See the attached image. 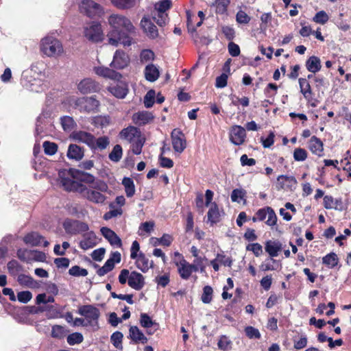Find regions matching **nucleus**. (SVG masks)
<instances>
[{
	"label": "nucleus",
	"mask_w": 351,
	"mask_h": 351,
	"mask_svg": "<svg viewBox=\"0 0 351 351\" xmlns=\"http://www.w3.org/2000/svg\"><path fill=\"white\" fill-rule=\"evenodd\" d=\"M108 23L111 28L107 35L108 43L115 47L119 44L130 46L131 35L135 34V27L130 19L122 14H112L108 18Z\"/></svg>",
	"instance_id": "nucleus-1"
},
{
	"label": "nucleus",
	"mask_w": 351,
	"mask_h": 351,
	"mask_svg": "<svg viewBox=\"0 0 351 351\" xmlns=\"http://www.w3.org/2000/svg\"><path fill=\"white\" fill-rule=\"evenodd\" d=\"M118 279L120 284L125 285L128 282V285L136 291L142 289L145 285V277L141 273L130 272L127 269L121 270Z\"/></svg>",
	"instance_id": "nucleus-2"
},
{
	"label": "nucleus",
	"mask_w": 351,
	"mask_h": 351,
	"mask_svg": "<svg viewBox=\"0 0 351 351\" xmlns=\"http://www.w3.org/2000/svg\"><path fill=\"white\" fill-rule=\"evenodd\" d=\"M77 313L83 316L87 325L91 326L94 330H97L99 326V319L101 313L99 308L93 304L80 306L78 308Z\"/></svg>",
	"instance_id": "nucleus-3"
},
{
	"label": "nucleus",
	"mask_w": 351,
	"mask_h": 351,
	"mask_svg": "<svg viewBox=\"0 0 351 351\" xmlns=\"http://www.w3.org/2000/svg\"><path fill=\"white\" fill-rule=\"evenodd\" d=\"M73 106L81 112L95 113L99 110V101L96 99L95 95L82 97L75 99Z\"/></svg>",
	"instance_id": "nucleus-4"
},
{
	"label": "nucleus",
	"mask_w": 351,
	"mask_h": 351,
	"mask_svg": "<svg viewBox=\"0 0 351 351\" xmlns=\"http://www.w3.org/2000/svg\"><path fill=\"white\" fill-rule=\"evenodd\" d=\"M40 49L49 57H56L63 52L61 43L51 37H47L42 40Z\"/></svg>",
	"instance_id": "nucleus-5"
},
{
	"label": "nucleus",
	"mask_w": 351,
	"mask_h": 351,
	"mask_svg": "<svg viewBox=\"0 0 351 351\" xmlns=\"http://www.w3.org/2000/svg\"><path fill=\"white\" fill-rule=\"evenodd\" d=\"M80 10L90 18L99 17L104 13L102 6L93 0H83L80 5Z\"/></svg>",
	"instance_id": "nucleus-6"
},
{
	"label": "nucleus",
	"mask_w": 351,
	"mask_h": 351,
	"mask_svg": "<svg viewBox=\"0 0 351 351\" xmlns=\"http://www.w3.org/2000/svg\"><path fill=\"white\" fill-rule=\"evenodd\" d=\"M84 34L86 38L92 43L101 42L104 39L101 25L99 23L93 22L90 25L86 27Z\"/></svg>",
	"instance_id": "nucleus-7"
},
{
	"label": "nucleus",
	"mask_w": 351,
	"mask_h": 351,
	"mask_svg": "<svg viewBox=\"0 0 351 351\" xmlns=\"http://www.w3.org/2000/svg\"><path fill=\"white\" fill-rule=\"evenodd\" d=\"M63 227L67 233L71 234H76L88 230V226L86 223L73 219L65 220Z\"/></svg>",
	"instance_id": "nucleus-8"
},
{
	"label": "nucleus",
	"mask_w": 351,
	"mask_h": 351,
	"mask_svg": "<svg viewBox=\"0 0 351 351\" xmlns=\"http://www.w3.org/2000/svg\"><path fill=\"white\" fill-rule=\"evenodd\" d=\"M61 183L66 190L78 192L82 194L84 197H86L87 192L89 191V189L82 183L66 178H62Z\"/></svg>",
	"instance_id": "nucleus-9"
},
{
	"label": "nucleus",
	"mask_w": 351,
	"mask_h": 351,
	"mask_svg": "<svg viewBox=\"0 0 351 351\" xmlns=\"http://www.w3.org/2000/svg\"><path fill=\"white\" fill-rule=\"evenodd\" d=\"M173 148L176 152L182 153L186 146V139L182 131L174 129L171 134Z\"/></svg>",
	"instance_id": "nucleus-10"
},
{
	"label": "nucleus",
	"mask_w": 351,
	"mask_h": 351,
	"mask_svg": "<svg viewBox=\"0 0 351 351\" xmlns=\"http://www.w3.org/2000/svg\"><path fill=\"white\" fill-rule=\"evenodd\" d=\"M70 137L75 141L83 143L90 147H95V138L94 136L85 131H73Z\"/></svg>",
	"instance_id": "nucleus-11"
},
{
	"label": "nucleus",
	"mask_w": 351,
	"mask_h": 351,
	"mask_svg": "<svg viewBox=\"0 0 351 351\" xmlns=\"http://www.w3.org/2000/svg\"><path fill=\"white\" fill-rule=\"evenodd\" d=\"M77 88L82 94H88L97 92L100 90L99 84L91 78H86L82 80L77 85Z\"/></svg>",
	"instance_id": "nucleus-12"
},
{
	"label": "nucleus",
	"mask_w": 351,
	"mask_h": 351,
	"mask_svg": "<svg viewBox=\"0 0 351 351\" xmlns=\"http://www.w3.org/2000/svg\"><path fill=\"white\" fill-rule=\"evenodd\" d=\"M129 62L128 56L123 51L117 50L110 66L117 69H123L128 65Z\"/></svg>",
	"instance_id": "nucleus-13"
},
{
	"label": "nucleus",
	"mask_w": 351,
	"mask_h": 351,
	"mask_svg": "<svg viewBox=\"0 0 351 351\" xmlns=\"http://www.w3.org/2000/svg\"><path fill=\"white\" fill-rule=\"evenodd\" d=\"M69 173L73 179L76 180L75 181H79V182L91 184L95 180V177L92 174L79 169H70Z\"/></svg>",
	"instance_id": "nucleus-14"
},
{
	"label": "nucleus",
	"mask_w": 351,
	"mask_h": 351,
	"mask_svg": "<svg viewBox=\"0 0 351 351\" xmlns=\"http://www.w3.org/2000/svg\"><path fill=\"white\" fill-rule=\"evenodd\" d=\"M140 324L142 327L147 329V333L152 335L158 329L159 325L155 321H153L151 317L145 313L140 315Z\"/></svg>",
	"instance_id": "nucleus-15"
},
{
	"label": "nucleus",
	"mask_w": 351,
	"mask_h": 351,
	"mask_svg": "<svg viewBox=\"0 0 351 351\" xmlns=\"http://www.w3.org/2000/svg\"><path fill=\"white\" fill-rule=\"evenodd\" d=\"M245 128L239 125H234L230 132V141L234 145H241L245 141Z\"/></svg>",
	"instance_id": "nucleus-16"
},
{
	"label": "nucleus",
	"mask_w": 351,
	"mask_h": 351,
	"mask_svg": "<svg viewBox=\"0 0 351 351\" xmlns=\"http://www.w3.org/2000/svg\"><path fill=\"white\" fill-rule=\"evenodd\" d=\"M141 26L147 36L150 38H156L158 37V29L149 18L146 16L143 17L141 21Z\"/></svg>",
	"instance_id": "nucleus-17"
},
{
	"label": "nucleus",
	"mask_w": 351,
	"mask_h": 351,
	"mask_svg": "<svg viewBox=\"0 0 351 351\" xmlns=\"http://www.w3.org/2000/svg\"><path fill=\"white\" fill-rule=\"evenodd\" d=\"M120 137L130 143L141 136V131L134 126H129L123 129L120 134Z\"/></svg>",
	"instance_id": "nucleus-18"
},
{
	"label": "nucleus",
	"mask_w": 351,
	"mask_h": 351,
	"mask_svg": "<svg viewBox=\"0 0 351 351\" xmlns=\"http://www.w3.org/2000/svg\"><path fill=\"white\" fill-rule=\"evenodd\" d=\"M100 231L101 232V234L108 241L110 245L119 247H121V239L113 230L107 227H103L101 228Z\"/></svg>",
	"instance_id": "nucleus-19"
},
{
	"label": "nucleus",
	"mask_w": 351,
	"mask_h": 351,
	"mask_svg": "<svg viewBox=\"0 0 351 351\" xmlns=\"http://www.w3.org/2000/svg\"><path fill=\"white\" fill-rule=\"evenodd\" d=\"M23 241L26 244L31 245L32 246H38L42 243V241L44 242L43 246L47 247L49 245V242L44 241V238L36 232H32L27 234L24 237Z\"/></svg>",
	"instance_id": "nucleus-20"
},
{
	"label": "nucleus",
	"mask_w": 351,
	"mask_h": 351,
	"mask_svg": "<svg viewBox=\"0 0 351 351\" xmlns=\"http://www.w3.org/2000/svg\"><path fill=\"white\" fill-rule=\"evenodd\" d=\"M95 73L99 75L103 76L104 77H108L112 80H115L117 81H119L122 77L121 73L108 67H97L95 68Z\"/></svg>",
	"instance_id": "nucleus-21"
},
{
	"label": "nucleus",
	"mask_w": 351,
	"mask_h": 351,
	"mask_svg": "<svg viewBox=\"0 0 351 351\" xmlns=\"http://www.w3.org/2000/svg\"><path fill=\"white\" fill-rule=\"evenodd\" d=\"M324 145L322 141L315 136H313L308 141V148L318 156H323Z\"/></svg>",
	"instance_id": "nucleus-22"
},
{
	"label": "nucleus",
	"mask_w": 351,
	"mask_h": 351,
	"mask_svg": "<svg viewBox=\"0 0 351 351\" xmlns=\"http://www.w3.org/2000/svg\"><path fill=\"white\" fill-rule=\"evenodd\" d=\"M265 250L271 258L276 257L282 250V244L279 241L269 240L265 243ZM271 260L275 262L274 258H271Z\"/></svg>",
	"instance_id": "nucleus-23"
},
{
	"label": "nucleus",
	"mask_w": 351,
	"mask_h": 351,
	"mask_svg": "<svg viewBox=\"0 0 351 351\" xmlns=\"http://www.w3.org/2000/svg\"><path fill=\"white\" fill-rule=\"evenodd\" d=\"M154 118L152 114L147 111H142L134 113L132 116V121L137 125H145L149 123Z\"/></svg>",
	"instance_id": "nucleus-24"
},
{
	"label": "nucleus",
	"mask_w": 351,
	"mask_h": 351,
	"mask_svg": "<svg viewBox=\"0 0 351 351\" xmlns=\"http://www.w3.org/2000/svg\"><path fill=\"white\" fill-rule=\"evenodd\" d=\"M136 266L142 272L146 273L149 268L153 267V261H149V258L141 252L136 258Z\"/></svg>",
	"instance_id": "nucleus-25"
},
{
	"label": "nucleus",
	"mask_w": 351,
	"mask_h": 351,
	"mask_svg": "<svg viewBox=\"0 0 351 351\" xmlns=\"http://www.w3.org/2000/svg\"><path fill=\"white\" fill-rule=\"evenodd\" d=\"M129 335L130 339L134 343L141 342L142 343H146L147 342V338L145 336L140 329L136 326H132L129 329Z\"/></svg>",
	"instance_id": "nucleus-26"
},
{
	"label": "nucleus",
	"mask_w": 351,
	"mask_h": 351,
	"mask_svg": "<svg viewBox=\"0 0 351 351\" xmlns=\"http://www.w3.org/2000/svg\"><path fill=\"white\" fill-rule=\"evenodd\" d=\"M324 206L326 209L335 208L341 210L343 202L341 198L334 199L331 195H325L324 197Z\"/></svg>",
	"instance_id": "nucleus-27"
},
{
	"label": "nucleus",
	"mask_w": 351,
	"mask_h": 351,
	"mask_svg": "<svg viewBox=\"0 0 351 351\" xmlns=\"http://www.w3.org/2000/svg\"><path fill=\"white\" fill-rule=\"evenodd\" d=\"M96 244V235L90 232L84 235V239L80 241V247L83 250H88L93 247Z\"/></svg>",
	"instance_id": "nucleus-28"
},
{
	"label": "nucleus",
	"mask_w": 351,
	"mask_h": 351,
	"mask_svg": "<svg viewBox=\"0 0 351 351\" xmlns=\"http://www.w3.org/2000/svg\"><path fill=\"white\" fill-rule=\"evenodd\" d=\"M160 76L158 69L153 64H149L145 69V77L151 82H155Z\"/></svg>",
	"instance_id": "nucleus-29"
},
{
	"label": "nucleus",
	"mask_w": 351,
	"mask_h": 351,
	"mask_svg": "<svg viewBox=\"0 0 351 351\" xmlns=\"http://www.w3.org/2000/svg\"><path fill=\"white\" fill-rule=\"evenodd\" d=\"M67 156L70 159L80 160L84 156V149L75 144H71L68 148Z\"/></svg>",
	"instance_id": "nucleus-30"
},
{
	"label": "nucleus",
	"mask_w": 351,
	"mask_h": 351,
	"mask_svg": "<svg viewBox=\"0 0 351 351\" xmlns=\"http://www.w3.org/2000/svg\"><path fill=\"white\" fill-rule=\"evenodd\" d=\"M178 271L180 277L184 280H187L191 276L192 272L189 268V263L182 258L180 263H176Z\"/></svg>",
	"instance_id": "nucleus-31"
},
{
	"label": "nucleus",
	"mask_w": 351,
	"mask_h": 351,
	"mask_svg": "<svg viewBox=\"0 0 351 351\" xmlns=\"http://www.w3.org/2000/svg\"><path fill=\"white\" fill-rule=\"evenodd\" d=\"M300 93L303 95L304 97L309 100L313 95L311 86L306 78L300 77L298 80Z\"/></svg>",
	"instance_id": "nucleus-32"
},
{
	"label": "nucleus",
	"mask_w": 351,
	"mask_h": 351,
	"mask_svg": "<svg viewBox=\"0 0 351 351\" xmlns=\"http://www.w3.org/2000/svg\"><path fill=\"white\" fill-rule=\"evenodd\" d=\"M109 90L117 98H124L128 93L127 85L122 82L117 84L116 86H110Z\"/></svg>",
	"instance_id": "nucleus-33"
},
{
	"label": "nucleus",
	"mask_w": 351,
	"mask_h": 351,
	"mask_svg": "<svg viewBox=\"0 0 351 351\" xmlns=\"http://www.w3.org/2000/svg\"><path fill=\"white\" fill-rule=\"evenodd\" d=\"M306 69L313 73H315L320 71L322 68L320 59L315 56L309 57L306 62Z\"/></svg>",
	"instance_id": "nucleus-34"
},
{
	"label": "nucleus",
	"mask_w": 351,
	"mask_h": 351,
	"mask_svg": "<svg viewBox=\"0 0 351 351\" xmlns=\"http://www.w3.org/2000/svg\"><path fill=\"white\" fill-rule=\"evenodd\" d=\"M86 198L89 201L96 204L103 203L106 199V197L99 191L92 189H89V191L87 192Z\"/></svg>",
	"instance_id": "nucleus-35"
},
{
	"label": "nucleus",
	"mask_w": 351,
	"mask_h": 351,
	"mask_svg": "<svg viewBox=\"0 0 351 351\" xmlns=\"http://www.w3.org/2000/svg\"><path fill=\"white\" fill-rule=\"evenodd\" d=\"M60 123L62 127V129L65 132H70L77 126V123H75L73 117L70 116H64L61 117Z\"/></svg>",
	"instance_id": "nucleus-36"
},
{
	"label": "nucleus",
	"mask_w": 351,
	"mask_h": 351,
	"mask_svg": "<svg viewBox=\"0 0 351 351\" xmlns=\"http://www.w3.org/2000/svg\"><path fill=\"white\" fill-rule=\"evenodd\" d=\"M122 184L124 186L127 197H131L135 193V186L132 178L125 177L122 180Z\"/></svg>",
	"instance_id": "nucleus-37"
},
{
	"label": "nucleus",
	"mask_w": 351,
	"mask_h": 351,
	"mask_svg": "<svg viewBox=\"0 0 351 351\" xmlns=\"http://www.w3.org/2000/svg\"><path fill=\"white\" fill-rule=\"evenodd\" d=\"M208 220L212 223H215L219 219V211L218 206L215 202L211 204L210 208L208 212Z\"/></svg>",
	"instance_id": "nucleus-38"
},
{
	"label": "nucleus",
	"mask_w": 351,
	"mask_h": 351,
	"mask_svg": "<svg viewBox=\"0 0 351 351\" xmlns=\"http://www.w3.org/2000/svg\"><path fill=\"white\" fill-rule=\"evenodd\" d=\"M322 263L330 268H333L337 265L339 258L334 252H330L322 258Z\"/></svg>",
	"instance_id": "nucleus-39"
},
{
	"label": "nucleus",
	"mask_w": 351,
	"mask_h": 351,
	"mask_svg": "<svg viewBox=\"0 0 351 351\" xmlns=\"http://www.w3.org/2000/svg\"><path fill=\"white\" fill-rule=\"evenodd\" d=\"M111 3L119 9H129L134 6L136 0H110Z\"/></svg>",
	"instance_id": "nucleus-40"
},
{
	"label": "nucleus",
	"mask_w": 351,
	"mask_h": 351,
	"mask_svg": "<svg viewBox=\"0 0 351 351\" xmlns=\"http://www.w3.org/2000/svg\"><path fill=\"white\" fill-rule=\"evenodd\" d=\"M171 7V0H162L156 3L154 5L155 10L158 13L167 14L166 11Z\"/></svg>",
	"instance_id": "nucleus-41"
},
{
	"label": "nucleus",
	"mask_w": 351,
	"mask_h": 351,
	"mask_svg": "<svg viewBox=\"0 0 351 351\" xmlns=\"http://www.w3.org/2000/svg\"><path fill=\"white\" fill-rule=\"evenodd\" d=\"M17 281L21 285L25 286L27 287L33 288L36 286V282L34 280L27 275L20 274L18 276Z\"/></svg>",
	"instance_id": "nucleus-42"
},
{
	"label": "nucleus",
	"mask_w": 351,
	"mask_h": 351,
	"mask_svg": "<svg viewBox=\"0 0 351 351\" xmlns=\"http://www.w3.org/2000/svg\"><path fill=\"white\" fill-rule=\"evenodd\" d=\"M123 154V149L120 145H116L112 152L109 154V158L110 160L117 162H119Z\"/></svg>",
	"instance_id": "nucleus-43"
},
{
	"label": "nucleus",
	"mask_w": 351,
	"mask_h": 351,
	"mask_svg": "<svg viewBox=\"0 0 351 351\" xmlns=\"http://www.w3.org/2000/svg\"><path fill=\"white\" fill-rule=\"evenodd\" d=\"M123 335L121 332L116 331L112 333V335L110 337V341L113 346L119 349L122 350L123 346H122V339H123Z\"/></svg>",
	"instance_id": "nucleus-44"
},
{
	"label": "nucleus",
	"mask_w": 351,
	"mask_h": 351,
	"mask_svg": "<svg viewBox=\"0 0 351 351\" xmlns=\"http://www.w3.org/2000/svg\"><path fill=\"white\" fill-rule=\"evenodd\" d=\"M43 147L45 154L49 156L54 155L58 150L57 144L50 141H45L43 144Z\"/></svg>",
	"instance_id": "nucleus-45"
},
{
	"label": "nucleus",
	"mask_w": 351,
	"mask_h": 351,
	"mask_svg": "<svg viewBox=\"0 0 351 351\" xmlns=\"http://www.w3.org/2000/svg\"><path fill=\"white\" fill-rule=\"evenodd\" d=\"M132 143V151L133 154L136 155L140 154L142 152V148L145 143V138L141 136Z\"/></svg>",
	"instance_id": "nucleus-46"
},
{
	"label": "nucleus",
	"mask_w": 351,
	"mask_h": 351,
	"mask_svg": "<svg viewBox=\"0 0 351 351\" xmlns=\"http://www.w3.org/2000/svg\"><path fill=\"white\" fill-rule=\"evenodd\" d=\"M66 340L69 345L73 346L81 343L84 340V337L80 332H73L67 337Z\"/></svg>",
	"instance_id": "nucleus-47"
},
{
	"label": "nucleus",
	"mask_w": 351,
	"mask_h": 351,
	"mask_svg": "<svg viewBox=\"0 0 351 351\" xmlns=\"http://www.w3.org/2000/svg\"><path fill=\"white\" fill-rule=\"evenodd\" d=\"M66 333L65 328L60 325H55L52 327L51 336L54 338L62 339Z\"/></svg>",
	"instance_id": "nucleus-48"
},
{
	"label": "nucleus",
	"mask_w": 351,
	"mask_h": 351,
	"mask_svg": "<svg viewBox=\"0 0 351 351\" xmlns=\"http://www.w3.org/2000/svg\"><path fill=\"white\" fill-rule=\"evenodd\" d=\"M213 289L210 286H205L203 289V293L202 295V301L204 304H209L212 300Z\"/></svg>",
	"instance_id": "nucleus-49"
},
{
	"label": "nucleus",
	"mask_w": 351,
	"mask_h": 351,
	"mask_svg": "<svg viewBox=\"0 0 351 351\" xmlns=\"http://www.w3.org/2000/svg\"><path fill=\"white\" fill-rule=\"evenodd\" d=\"M114 267V265L112 263V260H107V261L105 263L104 265L97 271V274L99 276H103L109 271H112Z\"/></svg>",
	"instance_id": "nucleus-50"
},
{
	"label": "nucleus",
	"mask_w": 351,
	"mask_h": 351,
	"mask_svg": "<svg viewBox=\"0 0 351 351\" xmlns=\"http://www.w3.org/2000/svg\"><path fill=\"white\" fill-rule=\"evenodd\" d=\"M156 93L154 90H149L144 97V105L147 108L153 106L154 104V99Z\"/></svg>",
	"instance_id": "nucleus-51"
},
{
	"label": "nucleus",
	"mask_w": 351,
	"mask_h": 351,
	"mask_svg": "<svg viewBox=\"0 0 351 351\" xmlns=\"http://www.w3.org/2000/svg\"><path fill=\"white\" fill-rule=\"evenodd\" d=\"M328 19V14L324 10L317 12L313 19L314 22L322 25L326 23Z\"/></svg>",
	"instance_id": "nucleus-52"
},
{
	"label": "nucleus",
	"mask_w": 351,
	"mask_h": 351,
	"mask_svg": "<svg viewBox=\"0 0 351 351\" xmlns=\"http://www.w3.org/2000/svg\"><path fill=\"white\" fill-rule=\"evenodd\" d=\"M245 332L246 336L250 339H259L261 337L259 330L253 326L245 327Z\"/></svg>",
	"instance_id": "nucleus-53"
},
{
	"label": "nucleus",
	"mask_w": 351,
	"mask_h": 351,
	"mask_svg": "<svg viewBox=\"0 0 351 351\" xmlns=\"http://www.w3.org/2000/svg\"><path fill=\"white\" fill-rule=\"evenodd\" d=\"M69 274L73 276H86L88 274V271L78 265H75L69 269Z\"/></svg>",
	"instance_id": "nucleus-54"
},
{
	"label": "nucleus",
	"mask_w": 351,
	"mask_h": 351,
	"mask_svg": "<svg viewBox=\"0 0 351 351\" xmlns=\"http://www.w3.org/2000/svg\"><path fill=\"white\" fill-rule=\"evenodd\" d=\"M307 158V152L303 148H296L293 152V158L295 161H304Z\"/></svg>",
	"instance_id": "nucleus-55"
},
{
	"label": "nucleus",
	"mask_w": 351,
	"mask_h": 351,
	"mask_svg": "<svg viewBox=\"0 0 351 351\" xmlns=\"http://www.w3.org/2000/svg\"><path fill=\"white\" fill-rule=\"evenodd\" d=\"M90 186V188L96 189L101 192H106L108 189V185L106 184V182L100 180H95L93 182L91 183Z\"/></svg>",
	"instance_id": "nucleus-56"
},
{
	"label": "nucleus",
	"mask_w": 351,
	"mask_h": 351,
	"mask_svg": "<svg viewBox=\"0 0 351 351\" xmlns=\"http://www.w3.org/2000/svg\"><path fill=\"white\" fill-rule=\"evenodd\" d=\"M268 214L267 215V220L266 221V224L272 226L276 224L277 222V216L274 212V210L271 208L267 206Z\"/></svg>",
	"instance_id": "nucleus-57"
},
{
	"label": "nucleus",
	"mask_w": 351,
	"mask_h": 351,
	"mask_svg": "<svg viewBox=\"0 0 351 351\" xmlns=\"http://www.w3.org/2000/svg\"><path fill=\"white\" fill-rule=\"evenodd\" d=\"M154 21L160 27L164 26L168 20L167 14L158 13L154 14L153 16Z\"/></svg>",
	"instance_id": "nucleus-58"
},
{
	"label": "nucleus",
	"mask_w": 351,
	"mask_h": 351,
	"mask_svg": "<svg viewBox=\"0 0 351 351\" xmlns=\"http://www.w3.org/2000/svg\"><path fill=\"white\" fill-rule=\"evenodd\" d=\"M247 251H252L256 256H259L263 253L262 245L258 243L249 244L246 247Z\"/></svg>",
	"instance_id": "nucleus-59"
},
{
	"label": "nucleus",
	"mask_w": 351,
	"mask_h": 351,
	"mask_svg": "<svg viewBox=\"0 0 351 351\" xmlns=\"http://www.w3.org/2000/svg\"><path fill=\"white\" fill-rule=\"evenodd\" d=\"M17 298L20 302L25 304L32 298V294L29 291H21L18 293Z\"/></svg>",
	"instance_id": "nucleus-60"
},
{
	"label": "nucleus",
	"mask_w": 351,
	"mask_h": 351,
	"mask_svg": "<svg viewBox=\"0 0 351 351\" xmlns=\"http://www.w3.org/2000/svg\"><path fill=\"white\" fill-rule=\"evenodd\" d=\"M109 138L107 136H101L95 139V147L94 148H99L100 149H104L109 145Z\"/></svg>",
	"instance_id": "nucleus-61"
},
{
	"label": "nucleus",
	"mask_w": 351,
	"mask_h": 351,
	"mask_svg": "<svg viewBox=\"0 0 351 351\" xmlns=\"http://www.w3.org/2000/svg\"><path fill=\"white\" fill-rule=\"evenodd\" d=\"M141 61L144 62H149L151 60H153L154 58V53L152 51L149 49H144L141 51Z\"/></svg>",
	"instance_id": "nucleus-62"
},
{
	"label": "nucleus",
	"mask_w": 351,
	"mask_h": 351,
	"mask_svg": "<svg viewBox=\"0 0 351 351\" xmlns=\"http://www.w3.org/2000/svg\"><path fill=\"white\" fill-rule=\"evenodd\" d=\"M236 19L237 21L241 24H247L250 21V17L242 10L237 13Z\"/></svg>",
	"instance_id": "nucleus-63"
},
{
	"label": "nucleus",
	"mask_w": 351,
	"mask_h": 351,
	"mask_svg": "<svg viewBox=\"0 0 351 351\" xmlns=\"http://www.w3.org/2000/svg\"><path fill=\"white\" fill-rule=\"evenodd\" d=\"M228 52L232 57H237L240 54V48L238 45L233 42L229 43L228 45Z\"/></svg>",
	"instance_id": "nucleus-64"
}]
</instances>
